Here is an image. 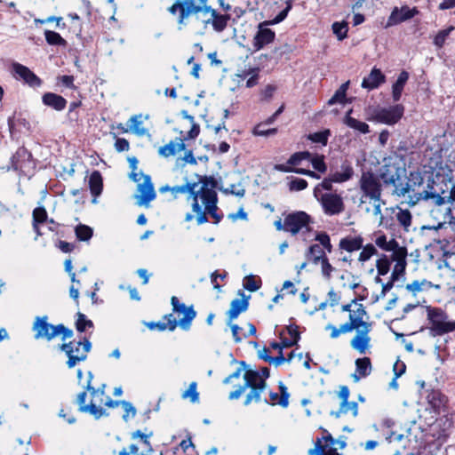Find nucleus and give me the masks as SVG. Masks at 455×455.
I'll return each mask as SVG.
<instances>
[{"label": "nucleus", "mask_w": 455, "mask_h": 455, "mask_svg": "<svg viewBox=\"0 0 455 455\" xmlns=\"http://www.w3.org/2000/svg\"><path fill=\"white\" fill-rule=\"evenodd\" d=\"M161 191H170L174 198L179 194L188 193L187 201L190 203L192 212L196 214L198 225L208 221V214L213 219L214 224L220 223L223 218V214L218 212V196L214 183L207 178L199 179V181L186 182L181 186L163 187ZM194 218L195 216L188 212L185 216V221L189 222Z\"/></svg>", "instance_id": "obj_1"}, {"label": "nucleus", "mask_w": 455, "mask_h": 455, "mask_svg": "<svg viewBox=\"0 0 455 455\" xmlns=\"http://www.w3.org/2000/svg\"><path fill=\"white\" fill-rule=\"evenodd\" d=\"M341 310L348 312V321L339 326L328 323L325 330L330 331V338L337 339L342 334L355 331L349 342L351 348L360 355L371 353L372 323L364 320L367 315L364 306L354 299L351 303L343 305Z\"/></svg>", "instance_id": "obj_2"}, {"label": "nucleus", "mask_w": 455, "mask_h": 455, "mask_svg": "<svg viewBox=\"0 0 455 455\" xmlns=\"http://www.w3.org/2000/svg\"><path fill=\"white\" fill-rule=\"evenodd\" d=\"M105 387V384H103L100 387L95 388L90 384L89 381L85 387V389L90 392L92 399L90 403L87 404L85 403L87 396L86 392L83 391L79 393L76 398L79 411L81 412L89 413L92 415L96 419H99L103 416L108 415L102 405H105L108 408L117 407L119 405V402L114 401L109 396L106 395Z\"/></svg>", "instance_id": "obj_3"}, {"label": "nucleus", "mask_w": 455, "mask_h": 455, "mask_svg": "<svg viewBox=\"0 0 455 455\" xmlns=\"http://www.w3.org/2000/svg\"><path fill=\"white\" fill-rule=\"evenodd\" d=\"M360 189L362 191L361 203H368L372 205L371 209L366 208V212L379 217V225L387 227L381 212V206L385 204V202L381 199V184L379 179L371 173L363 172L360 179Z\"/></svg>", "instance_id": "obj_4"}, {"label": "nucleus", "mask_w": 455, "mask_h": 455, "mask_svg": "<svg viewBox=\"0 0 455 455\" xmlns=\"http://www.w3.org/2000/svg\"><path fill=\"white\" fill-rule=\"evenodd\" d=\"M423 180V177L419 172H412L410 173L406 183L404 185L400 183L396 188H394L393 194L397 196H405L407 195V204L411 206H414L419 203L415 200L419 195L423 196L426 192H434L435 190L434 181L428 182L427 187L420 190Z\"/></svg>", "instance_id": "obj_5"}, {"label": "nucleus", "mask_w": 455, "mask_h": 455, "mask_svg": "<svg viewBox=\"0 0 455 455\" xmlns=\"http://www.w3.org/2000/svg\"><path fill=\"white\" fill-rule=\"evenodd\" d=\"M243 379L244 384L238 386L235 390L230 392L228 398L230 400L238 399L250 387L251 391L246 395L244 405H249L252 402H259L261 393L266 388L267 384L258 377L254 370L245 371Z\"/></svg>", "instance_id": "obj_6"}, {"label": "nucleus", "mask_w": 455, "mask_h": 455, "mask_svg": "<svg viewBox=\"0 0 455 455\" xmlns=\"http://www.w3.org/2000/svg\"><path fill=\"white\" fill-rule=\"evenodd\" d=\"M415 200L416 202L424 201L427 204L430 208V215L438 221L439 227L450 220L451 212L450 200L441 196L436 190L426 192L423 196L419 195Z\"/></svg>", "instance_id": "obj_7"}, {"label": "nucleus", "mask_w": 455, "mask_h": 455, "mask_svg": "<svg viewBox=\"0 0 455 455\" xmlns=\"http://www.w3.org/2000/svg\"><path fill=\"white\" fill-rule=\"evenodd\" d=\"M292 3L293 0L284 1V8L272 20L259 24L258 31L255 34L252 41V45L255 51L261 50L265 45H267L274 41L275 34L273 30L267 28V26L282 22L287 17L288 12L291 11Z\"/></svg>", "instance_id": "obj_8"}, {"label": "nucleus", "mask_w": 455, "mask_h": 455, "mask_svg": "<svg viewBox=\"0 0 455 455\" xmlns=\"http://www.w3.org/2000/svg\"><path fill=\"white\" fill-rule=\"evenodd\" d=\"M32 330L35 332L36 339H44L49 341L60 335L62 340H65L73 337L72 330L67 328L61 323L57 325L49 323L48 317L46 315L36 316L35 318Z\"/></svg>", "instance_id": "obj_9"}, {"label": "nucleus", "mask_w": 455, "mask_h": 455, "mask_svg": "<svg viewBox=\"0 0 455 455\" xmlns=\"http://www.w3.org/2000/svg\"><path fill=\"white\" fill-rule=\"evenodd\" d=\"M427 318L429 322V332L433 337L455 331V321L440 307H427Z\"/></svg>", "instance_id": "obj_10"}, {"label": "nucleus", "mask_w": 455, "mask_h": 455, "mask_svg": "<svg viewBox=\"0 0 455 455\" xmlns=\"http://www.w3.org/2000/svg\"><path fill=\"white\" fill-rule=\"evenodd\" d=\"M68 356L67 366L69 369L74 368L76 364L84 362L87 358V355L92 348V344L87 339L84 340H72L59 346Z\"/></svg>", "instance_id": "obj_11"}, {"label": "nucleus", "mask_w": 455, "mask_h": 455, "mask_svg": "<svg viewBox=\"0 0 455 455\" xmlns=\"http://www.w3.org/2000/svg\"><path fill=\"white\" fill-rule=\"evenodd\" d=\"M311 217L305 212H297L286 216V232L292 235L300 234L304 240L307 239V235L312 231L310 224Z\"/></svg>", "instance_id": "obj_12"}, {"label": "nucleus", "mask_w": 455, "mask_h": 455, "mask_svg": "<svg viewBox=\"0 0 455 455\" xmlns=\"http://www.w3.org/2000/svg\"><path fill=\"white\" fill-rule=\"evenodd\" d=\"M369 120L383 123L386 124H396L403 114V107L395 105L389 108H374L369 109Z\"/></svg>", "instance_id": "obj_13"}, {"label": "nucleus", "mask_w": 455, "mask_h": 455, "mask_svg": "<svg viewBox=\"0 0 455 455\" xmlns=\"http://www.w3.org/2000/svg\"><path fill=\"white\" fill-rule=\"evenodd\" d=\"M199 18H201L204 28L211 26L215 32L220 33L227 28L231 20V14L222 13L209 5Z\"/></svg>", "instance_id": "obj_14"}, {"label": "nucleus", "mask_w": 455, "mask_h": 455, "mask_svg": "<svg viewBox=\"0 0 455 455\" xmlns=\"http://www.w3.org/2000/svg\"><path fill=\"white\" fill-rule=\"evenodd\" d=\"M315 199L320 203L324 214L334 216L345 211V203L341 194L337 192H325L324 195H318Z\"/></svg>", "instance_id": "obj_15"}, {"label": "nucleus", "mask_w": 455, "mask_h": 455, "mask_svg": "<svg viewBox=\"0 0 455 455\" xmlns=\"http://www.w3.org/2000/svg\"><path fill=\"white\" fill-rule=\"evenodd\" d=\"M138 182V194L135 196L139 206L148 207L151 201L156 198V191L148 175H140V180Z\"/></svg>", "instance_id": "obj_16"}, {"label": "nucleus", "mask_w": 455, "mask_h": 455, "mask_svg": "<svg viewBox=\"0 0 455 455\" xmlns=\"http://www.w3.org/2000/svg\"><path fill=\"white\" fill-rule=\"evenodd\" d=\"M405 170L397 163L389 160L380 168L379 176L385 184L392 185L396 188Z\"/></svg>", "instance_id": "obj_17"}, {"label": "nucleus", "mask_w": 455, "mask_h": 455, "mask_svg": "<svg viewBox=\"0 0 455 455\" xmlns=\"http://www.w3.org/2000/svg\"><path fill=\"white\" fill-rule=\"evenodd\" d=\"M172 305L173 311L179 314V324L180 326L188 331L190 328L191 322L196 317V311L193 307H187L185 304L180 303L177 297H172Z\"/></svg>", "instance_id": "obj_18"}, {"label": "nucleus", "mask_w": 455, "mask_h": 455, "mask_svg": "<svg viewBox=\"0 0 455 455\" xmlns=\"http://www.w3.org/2000/svg\"><path fill=\"white\" fill-rule=\"evenodd\" d=\"M31 154L25 148H19L11 158L12 168L15 171L26 172L31 167Z\"/></svg>", "instance_id": "obj_19"}, {"label": "nucleus", "mask_w": 455, "mask_h": 455, "mask_svg": "<svg viewBox=\"0 0 455 455\" xmlns=\"http://www.w3.org/2000/svg\"><path fill=\"white\" fill-rule=\"evenodd\" d=\"M323 439L325 444H322V440L317 439L315 447L308 451L309 455H340L337 451V449L332 447L335 443V440L331 435L323 437Z\"/></svg>", "instance_id": "obj_20"}, {"label": "nucleus", "mask_w": 455, "mask_h": 455, "mask_svg": "<svg viewBox=\"0 0 455 455\" xmlns=\"http://www.w3.org/2000/svg\"><path fill=\"white\" fill-rule=\"evenodd\" d=\"M417 13L416 9H411L408 6H403L402 8L395 7L387 20V26H394L411 19Z\"/></svg>", "instance_id": "obj_21"}, {"label": "nucleus", "mask_w": 455, "mask_h": 455, "mask_svg": "<svg viewBox=\"0 0 455 455\" xmlns=\"http://www.w3.org/2000/svg\"><path fill=\"white\" fill-rule=\"evenodd\" d=\"M12 70L16 77L24 80L30 86H39L41 84V80L28 68L20 63H13Z\"/></svg>", "instance_id": "obj_22"}, {"label": "nucleus", "mask_w": 455, "mask_h": 455, "mask_svg": "<svg viewBox=\"0 0 455 455\" xmlns=\"http://www.w3.org/2000/svg\"><path fill=\"white\" fill-rule=\"evenodd\" d=\"M182 14L187 13L188 17L196 16L199 18L208 8L209 0H184Z\"/></svg>", "instance_id": "obj_23"}, {"label": "nucleus", "mask_w": 455, "mask_h": 455, "mask_svg": "<svg viewBox=\"0 0 455 455\" xmlns=\"http://www.w3.org/2000/svg\"><path fill=\"white\" fill-rule=\"evenodd\" d=\"M355 370L352 374L355 382L360 381L362 379L368 377L372 371V365L369 357L357 358L355 362Z\"/></svg>", "instance_id": "obj_24"}, {"label": "nucleus", "mask_w": 455, "mask_h": 455, "mask_svg": "<svg viewBox=\"0 0 455 455\" xmlns=\"http://www.w3.org/2000/svg\"><path fill=\"white\" fill-rule=\"evenodd\" d=\"M386 76L379 68H373L371 73L363 79L362 87L368 91L378 88L385 83Z\"/></svg>", "instance_id": "obj_25"}, {"label": "nucleus", "mask_w": 455, "mask_h": 455, "mask_svg": "<svg viewBox=\"0 0 455 455\" xmlns=\"http://www.w3.org/2000/svg\"><path fill=\"white\" fill-rule=\"evenodd\" d=\"M184 140L180 138H177L174 140H171L164 146L158 148L159 156L168 158L176 156L179 152L185 150Z\"/></svg>", "instance_id": "obj_26"}, {"label": "nucleus", "mask_w": 455, "mask_h": 455, "mask_svg": "<svg viewBox=\"0 0 455 455\" xmlns=\"http://www.w3.org/2000/svg\"><path fill=\"white\" fill-rule=\"evenodd\" d=\"M375 244L383 251L391 252L392 257L395 256L401 251H405L404 247L399 245L395 239L387 240L385 235H379L375 239Z\"/></svg>", "instance_id": "obj_27"}, {"label": "nucleus", "mask_w": 455, "mask_h": 455, "mask_svg": "<svg viewBox=\"0 0 455 455\" xmlns=\"http://www.w3.org/2000/svg\"><path fill=\"white\" fill-rule=\"evenodd\" d=\"M147 118L148 116H144L141 114L131 116L128 121L129 129H124V132H127L130 131L137 136H145L148 134V130L143 126V123Z\"/></svg>", "instance_id": "obj_28"}, {"label": "nucleus", "mask_w": 455, "mask_h": 455, "mask_svg": "<svg viewBox=\"0 0 455 455\" xmlns=\"http://www.w3.org/2000/svg\"><path fill=\"white\" fill-rule=\"evenodd\" d=\"M363 238L361 235H347L340 239L339 243V250L347 252L359 251L363 247Z\"/></svg>", "instance_id": "obj_29"}, {"label": "nucleus", "mask_w": 455, "mask_h": 455, "mask_svg": "<svg viewBox=\"0 0 455 455\" xmlns=\"http://www.w3.org/2000/svg\"><path fill=\"white\" fill-rule=\"evenodd\" d=\"M406 256L407 251H401L395 256L392 257V260L395 262V267L391 274V279L397 281L405 272L406 267Z\"/></svg>", "instance_id": "obj_30"}, {"label": "nucleus", "mask_w": 455, "mask_h": 455, "mask_svg": "<svg viewBox=\"0 0 455 455\" xmlns=\"http://www.w3.org/2000/svg\"><path fill=\"white\" fill-rule=\"evenodd\" d=\"M280 338L284 347H291L297 344L299 339V332L296 325H289L285 331H281Z\"/></svg>", "instance_id": "obj_31"}, {"label": "nucleus", "mask_w": 455, "mask_h": 455, "mask_svg": "<svg viewBox=\"0 0 455 455\" xmlns=\"http://www.w3.org/2000/svg\"><path fill=\"white\" fill-rule=\"evenodd\" d=\"M43 103L57 111H61L66 108L67 100L60 95L53 92H46L42 98Z\"/></svg>", "instance_id": "obj_32"}, {"label": "nucleus", "mask_w": 455, "mask_h": 455, "mask_svg": "<svg viewBox=\"0 0 455 455\" xmlns=\"http://www.w3.org/2000/svg\"><path fill=\"white\" fill-rule=\"evenodd\" d=\"M431 288L439 289L440 285H435L427 279H422L415 280L405 286L406 291L411 292L413 296H416L419 292L429 291Z\"/></svg>", "instance_id": "obj_33"}, {"label": "nucleus", "mask_w": 455, "mask_h": 455, "mask_svg": "<svg viewBox=\"0 0 455 455\" xmlns=\"http://www.w3.org/2000/svg\"><path fill=\"white\" fill-rule=\"evenodd\" d=\"M279 390H280V394L270 392V394H269L270 403L273 405L278 404L283 408H286L289 404L290 394L288 392L287 387L282 382H280V384H279Z\"/></svg>", "instance_id": "obj_34"}, {"label": "nucleus", "mask_w": 455, "mask_h": 455, "mask_svg": "<svg viewBox=\"0 0 455 455\" xmlns=\"http://www.w3.org/2000/svg\"><path fill=\"white\" fill-rule=\"evenodd\" d=\"M248 305V300L245 299H235L232 300L230 308L227 313L228 320L232 322L234 319L237 318L241 313L247 310Z\"/></svg>", "instance_id": "obj_35"}, {"label": "nucleus", "mask_w": 455, "mask_h": 455, "mask_svg": "<svg viewBox=\"0 0 455 455\" xmlns=\"http://www.w3.org/2000/svg\"><path fill=\"white\" fill-rule=\"evenodd\" d=\"M177 321L176 319L172 316V315H166L163 321H159L157 323H149L148 324V327L150 329V330H158L160 331H174L177 327Z\"/></svg>", "instance_id": "obj_36"}, {"label": "nucleus", "mask_w": 455, "mask_h": 455, "mask_svg": "<svg viewBox=\"0 0 455 455\" xmlns=\"http://www.w3.org/2000/svg\"><path fill=\"white\" fill-rule=\"evenodd\" d=\"M352 113V109H350L343 119V123L348 126L349 128L360 132V133H368L370 132L369 125L362 121H359L350 115Z\"/></svg>", "instance_id": "obj_37"}, {"label": "nucleus", "mask_w": 455, "mask_h": 455, "mask_svg": "<svg viewBox=\"0 0 455 455\" xmlns=\"http://www.w3.org/2000/svg\"><path fill=\"white\" fill-rule=\"evenodd\" d=\"M394 213L399 226L402 227L405 231H409L412 221V216L410 211L397 207L395 210H394Z\"/></svg>", "instance_id": "obj_38"}, {"label": "nucleus", "mask_w": 455, "mask_h": 455, "mask_svg": "<svg viewBox=\"0 0 455 455\" xmlns=\"http://www.w3.org/2000/svg\"><path fill=\"white\" fill-rule=\"evenodd\" d=\"M306 257L307 258L308 261L317 265L321 259L326 257V255L324 249H323L320 244L314 243L308 247L306 252Z\"/></svg>", "instance_id": "obj_39"}, {"label": "nucleus", "mask_w": 455, "mask_h": 455, "mask_svg": "<svg viewBox=\"0 0 455 455\" xmlns=\"http://www.w3.org/2000/svg\"><path fill=\"white\" fill-rule=\"evenodd\" d=\"M408 79H409L408 72L402 71L392 88V95H393V100L395 101H398L400 100L403 87H404L405 84L407 83Z\"/></svg>", "instance_id": "obj_40"}, {"label": "nucleus", "mask_w": 455, "mask_h": 455, "mask_svg": "<svg viewBox=\"0 0 455 455\" xmlns=\"http://www.w3.org/2000/svg\"><path fill=\"white\" fill-rule=\"evenodd\" d=\"M353 172V168L349 164H343L339 172H335L330 174L331 177V180H334L335 183L345 182L351 179Z\"/></svg>", "instance_id": "obj_41"}, {"label": "nucleus", "mask_w": 455, "mask_h": 455, "mask_svg": "<svg viewBox=\"0 0 455 455\" xmlns=\"http://www.w3.org/2000/svg\"><path fill=\"white\" fill-rule=\"evenodd\" d=\"M348 411H351L354 417L358 415V404L356 402H348L347 400L340 403L339 409L336 411H331V415L339 418L342 414H347Z\"/></svg>", "instance_id": "obj_42"}, {"label": "nucleus", "mask_w": 455, "mask_h": 455, "mask_svg": "<svg viewBox=\"0 0 455 455\" xmlns=\"http://www.w3.org/2000/svg\"><path fill=\"white\" fill-rule=\"evenodd\" d=\"M89 185L92 194L98 196L102 190V179L98 171H94L89 178Z\"/></svg>", "instance_id": "obj_43"}, {"label": "nucleus", "mask_w": 455, "mask_h": 455, "mask_svg": "<svg viewBox=\"0 0 455 455\" xmlns=\"http://www.w3.org/2000/svg\"><path fill=\"white\" fill-rule=\"evenodd\" d=\"M392 255L387 256L382 254L376 261V267L379 275H385L390 270V264L392 262Z\"/></svg>", "instance_id": "obj_44"}, {"label": "nucleus", "mask_w": 455, "mask_h": 455, "mask_svg": "<svg viewBox=\"0 0 455 455\" xmlns=\"http://www.w3.org/2000/svg\"><path fill=\"white\" fill-rule=\"evenodd\" d=\"M331 177L329 175L328 178L323 179V180L317 184L314 188V196L315 198L319 197L318 195H324L325 192H333L332 191V184L335 183L334 180H331Z\"/></svg>", "instance_id": "obj_45"}, {"label": "nucleus", "mask_w": 455, "mask_h": 455, "mask_svg": "<svg viewBox=\"0 0 455 455\" xmlns=\"http://www.w3.org/2000/svg\"><path fill=\"white\" fill-rule=\"evenodd\" d=\"M183 5H185L184 2L176 0V2L168 8V12L172 15H175L179 12L178 23L180 25H185L186 20L188 18L187 13L182 14V9H184Z\"/></svg>", "instance_id": "obj_46"}, {"label": "nucleus", "mask_w": 455, "mask_h": 455, "mask_svg": "<svg viewBox=\"0 0 455 455\" xmlns=\"http://www.w3.org/2000/svg\"><path fill=\"white\" fill-rule=\"evenodd\" d=\"M44 36H45V40H46L47 44L50 45H60V46L67 45L66 40L64 38H62V36L55 31L45 30Z\"/></svg>", "instance_id": "obj_47"}, {"label": "nucleus", "mask_w": 455, "mask_h": 455, "mask_svg": "<svg viewBox=\"0 0 455 455\" xmlns=\"http://www.w3.org/2000/svg\"><path fill=\"white\" fill-rule=\"evenodd\" d=\"M181 397L183 399H189L193 403H198L199 393L197 392V383L195 381L191 382L188 388L182 393Z\"/></svg>", "instance_id": "obj_48"}, {"label": "nucleus", "mask_w": 455, "mask_h": 455, "mask_svg": "<svg viewBox=\"0 0 455 455\" xmlns=\"http://www.w3.org/2000/svg\"><path fill=\"white\" fill-rule=\"evenodd\" d=\"M315 240L318 242L317 244H320L323 249L326 250L328 252H331L332 245L331 243V238L326 232H317Z\"/></svg>", "instance_id": "obj_49"}, {"label": "nucleus", "mask_w": 455, "mask_h": 455, "mask_svg": "<svg viewBox=\"0 0 455 455\" xmlns=\"http://www.w3.org/2000/svg\"><path fill=\"white\" fill-rule=\"evenodd\" d=\"M361 249L362 251L358 257V260L360 262H365L369 260L373 255L377 254V250L371 243H368L365 246L363 245Z\"/></svg>", "instance_id": "obj_50"}, {"label": "nucleus", "mask_w": 455, "mask_h": 455, "mask_svg": "<svg viewBox=\"0 0 455 455\" xmlns=\"http://www.w3.org/2000/svg\"><path fill=\"white\" fill-rule=\"evenodd\" d=\"M260 284V278L256 277L254 275H247L243 279V287L250 291H257L258 289H259Z\"/></svg>", "instance_id": "obj_51"}, {"label": "nucleus", "mask_w": 455, "mask_h": 455, "mask_svg": "<svg viewBox=\"0 0 455 455\" xmlns=\"http://www.w3.org/2000/svg\"><path fill=\"white\" fill-rule=\"evenodd\" d=\"M33 222L36 224H43L48 220V214L44 207H36L32 212Z\"/></svg>", "instance_id": "obj_52"}, {"label": "nucleus", "mask_w": 455, "mask_h": 455, "mask_svg": "<svg viewBox=\"0 0 455 455\" xmlns=\"http://www.w3.org/2000/svg\"><path fill=\"white\" fill-rule=\"evenodd\" d=\"M319 264H321L322 275L326 280H330L331 278L332 273L336 270V268L330 263L327 257H324L323 259H321Z\"/></svg>", "instance_id": "obj_53"}, {"label": "nucleus", "mask_w": 455, "mask_h": 455, "mask_svg": "<svg viewBox=\"0 0 455 455\" xmlns=\"http://www.w3.org/2000/svg\"><path fill=\"white\" fill-rule=\"evenodd\" d=\"M76 235L80 241H88L92 235V229L86 225L80 224L76 228Z\"/></svg>", "instance_id": "obj_54"}, {"label": "nucleus", "mask_w": 455, "mask_h": 455, "mask_svg": "<svg viewBox=\"0 0 455 455\" xmlns=\"http://www.w3.org/2000/svg\"><path fill=\"white\" fill-rule=\"evenodd\" d=\"M93 326V323L91 320L86 319L85 315L78 312L77 313V319L76 321V328L77 331L84 332L86 328H92Z\"/></svg>", "instance_id": "obj_55"}, {"label": "nucleus", "mask_w": 455, "mask_h": 455, "mask_svg": "<svg viewBox=\"0 0 455 455\" xmlns=\"http://www.w3.org/2000/svg\"><path fill=\"white\" fill-rule=\"evenodd\" d=\"M330 136V131L324 130L323 132H315L308 135V140L315 143H320L323 146H326L328 138Z\"/></svg>", "instance_id": "obj_56"}, {"label": "nucleus", "mask_w": 455, "mask_h": 455, "mask_svg": "<svg viewBox=\"0 0 455 455\" xmlns=\"http://www.w3.org/2000/svg\"><path fill=\"white\" fill-rule=\"evenodd\" d=\"M311 157V154L307 151L297 152L291 156L288 159V164L296 166L300 164V163L304 160H309Z\"/></svg>", "instance_id": "obj_57"}, {"label": "nucleus", "mask_w": 455, "mask_h": 455, "mask_svg": "<svg viewBox=\"0 0 455 455\" xmlns=\"http://www.w3.org/2000/svg\"><path fill=\"white\" fill-rule=\"evenodd\" d=\"M309 161L311 162L312 166L315 171H317L321 173H324L327 171V166L324 163L323 156H319V155H316L315 156H311Z\"/></svg>", "instance_id": "obj_58"}, {"label": "nucleus", "mask_w": 455, "mask_h": 455, "mask_svg": "<svg viewBox=\"0 0 455 455\" xmlns=\"http://www.w3.org/2000/svg\"><path fill=\"white\" fill-rule=\"evenodd\" d=\"M188 164L193 165H196L197 164L196 159L195 158L193 152L191 150L186 151L183 157H179L176 160L177 167H184Z\"/></svg>", "instance_id": "obj_59"}, {"label": "nucleus", "mask_w": 455, "mask_h": 455, "mask_svg": "<svg viewBox=\"0 0 455 455\" xmlns=\"http://www.w3.org/2000/svg\"><path fill=\"white\" fill-rule=\"evenodd\" d=\"M332 31L339 40H343L347 37V24L346 22H334L332 24Z\"/></svg>", "instance_id": "obj_60"}, {"label": "nucleus", "mask_w": 455, "mask_h": 455, "mask_svg": "<svg viewBox=\"0 0 455 455\" xmlns=\"http://www.w3.org/2000/svg\"><path fill=\"white\" fill-rule=\"evenodd\" d=\"M453 29L454 28L451 26L446 29L439 31L434 39V44L438 47H442Z\"/></svg>", "instance_id": "obj_61"}, {"label": "nucleus", "mask_w": 455, "mask_h": 455, "mask_svg": "<svg viewBox=\"0 0 455 455\" xmlns=\"http://www.w3.org/2000/svg\"><path fill=\"white\" fill-rule=\"evenodd\" d=\"M225 194H231L238 197H243L245 194V189L241 183L231 184L229 187L223 189Z\"/></svg>", "instance_id": "obj_62"}, {"label": "nucleus", "mask_w": 455, "mask_h": 455, "mask_svg": "<svg viewBox=\"0 0 455 455\" xmlns=\"http://www.w3.org/2000/svg\"><path fill=\"white\" fill-rule=\"evenodd\" d=\"M228 324L231 328V331H232V335H233L234 340L236 343L241 342L243 339H246L248 337V335H246V333H241L242 328L239 327L237 324L232 323V322H230V321H228Z\"/></svg>", "instance_id": "obj_63"}, {"label": "nucleus", "mask_w": 455, "mask_h": 455, "mask_svg": "<svg viewBox=\"0 0 455 455\" xmlns=\"http://www.w3.org/2000/svg\"><path fill=\"white\" fill-rule=\"evenodd\" d=\"M307 187V181L303 179L294 178L289 183V188L291 191H301Z\"/></svg>", "instance_id": "obj_64"}]
</instances>
